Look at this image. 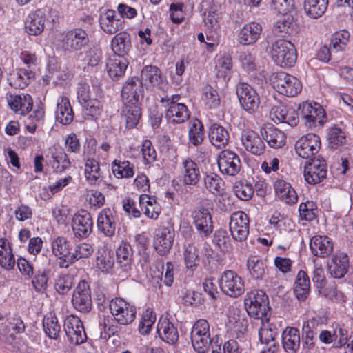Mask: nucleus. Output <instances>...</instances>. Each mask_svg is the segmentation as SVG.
<instances>
[{"label": "nucleus", "instance_id": "f257e3e1", "mask_svg": "<svg viewBox=\"0 0 353 353\" xmlns=\"http://www.w3.org/2000/svg\"><path fill=\"white\" fill-rule=\"evenodd\" d=\"M246 310L250 316L256 319H268L270 307L269 306L268 296L261 290H253L247 294L245 299Z\"/></svg>", "mask_w": 353, "mask_h": 353}, {"label": "nucleus", "instance_id": "f03ea898", "mask_svg": "<svg viewBox=\"0 0 353 353\" xmlns=\"http://www.w3.org/2000/svg\"><path fill=\"white\" fill-rule=\"evenodd\" d=\"M55 12L49 7L37 9L30 14L25 23L27 32L30 35L40 34L47 26H51L54 21Z\"/></svg>", "mask_w": 353, "mask_h": 353}, {"label": "nucleus", "instance_id": "7ed1b4c3", "mask_svg": "<svg viewBox=\"0 0 353 353\" xmlns=\"http://www.w3.org/2000/svg\"><path fill=\"white\" fill-rule=\"evenodd\" d=\"M270 81L272 87L280 94L287 97H294L302 89L301 81L296 77L285 72L272 74Z\"/></svg>", "mask_w": 353, "mask_h": 353}, {"label": "nucleus", "instance_id": "20e7f679", "mask_svg": "<svg viewBox=\"0 0 353 353\" xmlns=\"http://www.w3.org/2000/svg\"><path fill=\"white\" fill-rule=\"evenodd\" d=\"M271 56L274 62L281 67L292 66L296 60L294 44L285 39H278L272 43Z\"/></svg>", "mask_w": 353, "mask_h": 353}, {"label": "nucleus", "instance_id": "39448f33", "mask_svg": "<svg viewBox=\"0 0 353 353\" xmlns=\"http://www.w3.org/2000/svg\"><path fill=\"white\" fill-rule=\"evenodd\" d=\"M109 308L114 320L121 325H129L135 319L137 313L135 307L121 298L112 299L110 302Z\"/></svg>", "mask_w": 353, "mask_h": 353}, {"label": "nucleus", "instance_id": "423d86ee", "mask_svg": "<svg viewBox=\"0 0 353 353\" xmlns=\"http://www.w3.org/2000/svg\"><path fill=\"white\" fill-rule=\"evenodd\" d=\"M191 341L195 350L204 353L210 347L211 339L209 332V324L205 319L198 320L191 331Z\"/></svg>", "mask_w": 353, "mask_h": 353}, {"label": "nucleus", "instance_id": "0eeeda50", "mask_svg": "<svg viewBox=\"0 0 353 353\" xmlns=\"http://www.w3.org/2000/svg\"><path fill=\"white\" fill-rule=\"evenodd\" d=\"M222 291L231 297H237L244 292L242 279L234 271H225L220 279Z\"/></svg>", "mask_w": 353, "mask_h": 353}, {"label": "nucleus", "instance_id": "6e6552de", "mask_svg": "<svg viewBox=\"0 0 353 353\" xmlns=\"http://www.w3.org/2000/svg\"><path fill=\"white\" fill-rule=\"evenodd\" d=\"M217 163L220 172L227 176H236L241 168L239 157L230 150H224L219 153Z\"/></svg>", "mask_w": 353, "mask_h": 353}, {"label": "nucleus", "instance_id": "1a4fd4ad", "mask_svg": "<svg viewBox=\"0 0 353 353\" xmlns=\"http://www.w3.org/2000/svg\"><path fill=\"white\" fill-rule=\"evenodd\" d=\"M90 41L88 34L82 28H74L68 31L62 39V48L68 52L81 50Z\"/></svg>", "mask_w": 353, "mask_h": 353}, {"label": "nucleus", "instance_id": "9d476101", "mask_svg": "<svg viewBox=\"0 0 353 353\" xmlns=\"http://www.w3.org/2000/svg\"><path fill=\"white\" fill-rule=\"evenodd\" d=\"M179 98V95H172L171 98L162 99V101H166L168 103L165 118L170 123H182L190 117V112L187 106L184 103L177 102Z\"/></svg>", "mask_w": 353, "mask_h": 353}, {"label": "nucleus", "instance_id": "9b49d317", "mask_svg": "<svg viewBox=\"0 0 353 353\" xmlns=\"http://www.w3.org/2000/svg\"><path fill=\"white\" fill-rule=\"evenodd\" d=\"M64 331L71 343L79 345L86 341L87 336L81 319L74 315L68 316L64 321Z\"/></svg>", "mask_w": 353, "mask_h": 353}, {"label": "nucleus", "instance_id": "f8f14e48", "mask_svg": "<svg viewBox=\"0 0 353 353\" xmlns=\"http://www.w3.org/2000/svg\"><path fill=\"white\" fill-rule=\"evenodd\" d=\"M320 148V138L313 133L302 136L295 144L296 154L303 159L311 158L319 152Z\"/></svg>", "mask_w": 353, "mask_h": 353}, {"label": "nucleus", "instance_id": "ddd939ff", "mask_svg": "<svg viewBox=\"0 0 353 353\" xmlns=\"http://www.w3.org/2000/svg\"><path fill=\"white\" fill-rule=\"evenodd\" d=\"M236 94L241 106L245 111L254 112L259 108V97L249 84L239 83L236 86Z\"/></svg>", "mask_w": 353, "mask_h": 353}, {"label": "nucleus", "instance_id": "4468645a", "mask_svg": "<svg viewBox=\"0 0 353 353\" xmlns=\"http://www.w3.org/2000/svg\"><path fill=\"white\" fill-rule=\"evenodd\" d=\"M191 217L199 234L204 238L209 236L213 231L211 214L208 208L198 207L192 212Z\"/></svg>", "mask_w": 353, "mask_h": 353}, {"label": "nucleus", "instance_id": "2eb2a0df", "mask_svg": "<svg viewBox=\"0 0 353 353\" xmlns=\"http://www.w3.org/2000/svg\"><path fill=\"white\" fill-rule=\"evenodd\" d=\"M230 230L235 241L241 242L246 240L249 234L248 215L242 211L233 213L230 218Z\"/></svg>", "mask_w": 353, "mask_h": 353}, {"label": "nucleus", "instance_id": "dca6fc26", "mask_svg": "<svg viewBox=\"0 0 353 353\" xmlns=\"http://www.w3.org/2000/svg\"><path fill=\"white\" fill-rule=\"evenodd\" d=\"M225 325L234 335L237 337L246 330L248 322L242 311L236 305H232L228 307L227 312V321Z\"/></svg>", "mask_w": 353, "mask_h": 353}, {"label": "nucleus", "instance_id": "f3484780", "mask_svg": "<svg viewBox=\"0 0 353 353\" xmlns=\"http://www.w3.org/2000/svg\"><path fill=\"white\" fill-rule=\"evenodd\" d=\"M72 303L79 311L88 312L92 308L90 290L87 282L81 281L74 290Z\"/></svg>", "mask_w": 353, "mask_h": 353}, {"label": "nucleus", "instance_id": "a211bd4d", "mask_svg": "<svg viewBox=\"0 0 353 353\" xmlns=\"http://www.w3.org/2000/svg\"><path fill=\"white\" fill-rule=\"evenodd\" d=\"M327 165L323 160L313 158L305 166L304 177L309 184L320 183L327 176Z\"/></svg>", "mask_w": 353, "mask_h": 353}, {"label": "nucleus", "instance_id": "6ab92c4d", "mask_svg": "<svg viewBox=\"0 0 353 353\" xmlns=\"http://www.w3.org/2000/svg\"><path fill=\"white\" fill-rule=\"evenodd\" d=\"M143 87L142 81L137 77H132L124 84L121 91L123 103H139L143 98Z\"/></svg>", "mask_w": 353, "mask_h": 353}, {"label": "nucleus", "instance_id": "aec40b11", "mask_svg": "<svg viewBox=\"0 0 353 353\" xmlns=\"http://www.w3.org/2000/svg\"><path fill=\"white\" fill-rule=\"evenodd\" d=\"M174 232L168 227H162L155 231L154 247L159 254L164 256L170 252L173 245Z\"/></svg>", "mask_w": 353, "mask_h": 353}, {"label": "nucleus", "instance_id": "412c9836", "mask_svg": "<svg viewBox=\"0 0 353 353\" xmlns=\"http://www.w3.org/2000/svg\"><path fill=\"white\" fill-rule=\"evenodd\" d=\"M93 225L90 214L82 210L75 214L72 219V228L75 236L85 238L90 235Z\"/></svg>", "mask_w": 353, "mask_h": 353}, {"label": "nucleus", "instance_id": "4be33fe9", "mask_svg": "<svg viewBox=\"0 0 353 353\" xmlns=\"http://www.w3.org/2000/svg\"><path fill=\"white\" fill-rule=\"evenodd\" d=\"M349 268V256L343 252L334 254L327 261L328 272L334 278H343L348 272Z\"/></svg>", "mask_w": 353, "mask_h": 353}, {"label": "nucleus", "instance_id": "5701e85b", "mask_svg": "<svg viewBox=\"0 0 353 353\" xmlns=\"http://www.w3.org/2000/svg\"><path fill=\"white\" fill-rule=\"evenodd\" d=\"M101 28L108 34H113L123 28V20L113 10H107L99 17Z\"/></svg>", "mask_w": 353, "mask_h": 353}, {"label": "nucleus", "instance_id": "b1692460", "mask_svg": "<svg viewBox=\"0 0 353 353\" xmlns=\"http://www.w3.org/2000/svg\"><path fill=\"white\" fill-rule=\"evenodd\" d=\"M183 261L188 270L194 272L200 264L199 243L194 240H187L183 247Z\"/></svg>", "mask_w": 353, "mask_h": 353}, {"label": "nucleus", "instance_id": "393cba45", "mask_svg": "<svg viewBox=\"0 0 353 353\" xmlns=\"http://www.w3.org/2000/svg\"><path fill=\"white\" fill-rule=\"evenodd\" d=\"M52 251L55 256L63 260L60 267L68 268L70 265L72 247L70 242L63 236H58L51 243Z\"/></svg>", "mask_w": 353, "mask_h": 353}, {"label": "nucleus", "instance_id": "a878e982", "mask_svg": "<svg viewBox=\"0 0 353 353\" xmlns=\"http://www.w3.org/2000/svg\"><path fill=\"white\" fill-rule=\"evenodd\" d=\"M241 142L245 149L252 154L259 156L265 151L264 142L254 131H244L241 136Z\"/></svg>", "mask_w": 353, "mask_h": 353}, {"label": "nucleus", "instance_id": "bb28decb", "mask_svg": "<svg viewBox=\"0 0 353 353\" xmlns=\"http://www.w3.org/2000/svg\"><path fill=\"white\" fill-rule=\"evenodd\" d=\"M312 253L319 257L325 258L333 252V243L327 236H314L310 239Z\"/></svg>", "mask_w": 353, "mask_h": 353}, {"label": "nucleus", "instance_id": "cd10ccee", "mask_svg": "<svg viewBox=\"0 0 353 353\" xmlns=\"http://www.w3.org/2000/svg\"><path fill=\"white\" fill-rule=\"evenodd\" d=\"M157 330L159 337L169 344H174L179 339L177 329L167 318H160Z\"/></svg>", "mask_w": 353, "mask_h": 353}, {"label": "nucleus", "instance_id": "c85d7f7f", "mask_svg": "<svg viewBox=\"0 0 353 353\" xmlns=\"http://www.w3.org/2000/svg\"><path fill=\"white\" fill-rule=\"evenodd\" d=\"M262 31L261 26L256 22L246 23L239 34V42L243 45L255 43L259 38Z\"/></svg>", "mask_w": 353, "mask_h": 353}, {"label": "nucleus", "instance_id": "c756f323", "mask_svg": "<svg viewBox=\"0 0 353 353\" xmlns=\"http://www.w3.org/2000/svg\"><path fill=\"white\" fill-rule=\"evenodd\" d=\"M8 104L15 112L26 115L31 110L33 101L32 97L28 94L10 95Z\"/></svg>", "mask_w": 353, "mask_h": 353}, {"label": "nucleus", "instance_id": "7c9ffc66", "mask_svg": "<svg viewBox=\"0 0 353 353\" xmlns=\"http://www.w3.org/2000/svg\"><path fill=\"white\" fill-rule=\"evenodd\" d=\"M34 73L32 70L26 69H17L8 74L7 81L8 84L15 89H23L28 84L30 79H33Z\"/></svg>", "mask_w": 353, "mask_h": 353}, {"label": "nucleus", "instance_id": "2f4dec72", "mask_svg": "<svg viewBox=\"0 0 353 353\" xmlns=\"http://www.w3.org/2000/svg\"><path fill=\"white\" fill-rule=\"evenodd\" d=\"M116 224L113 213L110 208L102 210L97 219V227L99 230L107 236L114 234Z\"/></svg>", "mask_w": 353, "mask_h": 353}, {"label": "nucleus", "instance_id": "473e14b6", "mask_svg": "<svg viewBox=\"0 0 353 353\" xmlns=\"http://www.w3.org/2000/svg\"><path fill=\"white\" fill-rule=\"evenodd\" d=\"M282 343L288 353H296L300 347V333L295 327H286L282 334Z\"/></svg>", "mask_w": 353, "mask_h": 353}, {"label": "nucleus", "instance_id": "72a5a7b5", "mask_svg": "<svg viewBox=\"0 0 353 353\" xmlns=\"http://www.w3.org/2000/svg\"><path fill=\"white\" fill-rule=\"evenodd\" d=\"M210 143L217 148L225 147L229 141V133L222 125L214 123L211 124L208 132Z\"/></svg>", "mask_w": 353, "mask_h": 353}, {"label": "nucleus", "instance_id": "f704fd0d", "mask_svg": "<svg viewBox=\"0 0 353 353\" xmlns=\"http://www.w3.org/2000/svg\"><path fill=\"white\" fill-rule=\"evenodd\" d=\"M15 264V259L9 241L6 238H0V267L10 271L14 269Z\"/></svg>", "mask_w": 353, "mask_h": 353}, {"label": "nucleus", "instance_id": "c9c22d12", "mask_svg": "<svg viewBox=\"0 0 353 353\" xmlns=\"http://www.w3.org/2000/svg\"><path fill=\"white\" fill-rule=\"evenodd\" d=\"M181 174L183 181L186 185H195L199 180L200 171L199 166L189 158L182 162Z\"/></svg>", "mask_w": 353, "mask_h": 353}, {"label": "nucleus", "instance_id": "e433bc0d", "mask_svg": "<svg viewBox=\"0 0 353 353\" xmlns=\"http://www.w3.org/2000/svg\"><path fill=\"white\" fill-rule=\"evenodd\" d=\"M141 115L139 103H123L121 117L125 121L126 128H134L137 125Z\"/></svg>", "mask_w": 353, "mask_h": 353}, {"label": "nucleus", "instance_id": "4c0bfd02", "mask_svg": "<svg viewBox=\"0 0 353 353\" xmlns=\"http://www.w3.org/2000/svg\"><path fill=\"white\" fill-rule=\"evenodd\" d=\"M274 188L277 196L288 204H293L297 201V194L289 183L278 179L274 182Z\"/></svg>", "mask_w": 353, "mask_h": 353}, {"label": "nucleus", "instance_id": "58836bf2", "mask_svg": "<svg viewBox=\"0 0 353 353\" xmlns=\"http://www.w3.org/2000/svg\"><path fill=\"white\" fill-rule=\"evenodd\" d=\"M128 65V61L125 57L113 55L106 63L108 73L113 80H117L124 74Z\"/></svg>", "mask_w": 353, "mask_h": 353}, {"label": "nucleus", "instance_id": "ea45409f", "mask_svg": "<svg viewBox=\"0 0 353 353\" xmlns=\"http://www.w3.org/2000/svg\"><path fill=\"white\" fill-rule=\"evenodd\" d=\"M139 204L146 216L152 219H158L161 212V207L154 197L141 194L139 196Z\"/></svg>", "mask_w": 353, "mask_h": 353}, {"label": "nucleus", "instance_id": "a19ab883", "mask_svg": "<svg viewBox=\"0 0 353 353\" xmlns=\"http://www.w3.org/2000/svg\"><path fill=\"white\" fill-rule=\"evenodd\" d=\"M141 81H148L150 85L162 88L165 79L161 71L154 65H146L141 70Z\"/></svg>", "mask_w": 353, "mask_h": 353}, {"label": "nucleus", "instance_id": "79ce46f5", "mask_svg": "<svg viewBox=\"0 0 353 353\" xmlns=\"http://www.w3.org/2000/svg\"><path fill=\"white\" fill-rule=\"evenodd\" d=\"M74 118V113L69 99L61 97L57 102L56 110L57 121L63 125L70 124Z\"/></svg>", "mask_w": 353, "mask_h": 353}, {"label": "nucleus", "instance_id": "37998d69", "mask_svg": "<svg viewBox=\"0 0 353 353\" xmlns=\"http://www.w3.org/2000/svg\"><path fill=\"white\" fill-rule=\"evenodd\" d=\"M328 0H305L303 10L307 17L318 19L325 12Z\"/></svg>", "mask_w": 353, "mask_h": 353}, {"label": "nucleus", "instance_id": "c03bdc74", "mask_svg": "<svg viewBox=\"0 0 353 353\" xmlns=\"http://www.w3.org/2000/svg\"><path fill=\"white\" fill-rule=\"evenodd\" d=\"M85 176L89 184L97 185L101 181L99 163L93 158H87L85 163Z\"/></svg>", "mask_w": 353, "mask_h": 353}, {"label": "nucleus", "instance_id": "a18cd8bd", "mask_svg": "<svg viewBox=\"0 0 353 353\" xmlns=\"http://www.w3.org/2000/svg\"><path fill=\"white\" fill-rule=\"evenodd\" d=\"M97 267L103 272H110L114 265V253L104 248H99L97 253Z\"/></svg>", "mask_w": 353, "mask_h": 353}, {"label": "nucleus", "instance_id": "49530a36", "mask_svg": "<svg viewBox=\"0 0 353 353\" xmlns=\"http://www.w3.org/2000/svg\"><path fill=\"white\" fill-rule=\"evenodd\" d=\"M132 254V248L128 242L123 241L117 250V263L125 272L131 269Z\"/></svg>", "mask_w": 353, "mask_h": 353}, {"label": "nucleus", "instance_id": "de8ad7c7", "mask_svg": "<svg viewBox=\"0 0 353 353\" xmlns=\"http://www.w3.org/2000/svg\"><path fill=\"white\" fill-rule=\"evenodd\" d=\"M188 138L190 143L194 146L201 145L203 141V125L196 118L191 119L188 123Z\"/></svg>", "mask_w": 353, "mask_h": 353}, {"label": "nucleus", "instance_id": "09e8293b", "mask_svg": "<svg viewBox=\"0 0 353 353\" xmlns=\"http://www.w3.org/2000/svg\"><path fill=\"white\" fill-rule=\"evenodd\" d=\"M112 49L114 55L125 57L128 54L130 47V36L125 32L117 34L112 39Z\"/></svg>", "mask_w": 353, "mask_h": 353}, {"label": "nucleus", "instance_id": "8fccbe9b", "mask_svg": "<svg viewBox=\"0 0 353 353\" xmlns=\"http://www.w3.org/2000/svg\"><path fill=\"white\" fill-rule=\"evenodd\" d=\"M262 134L268 145L273 148H280L285 143V134L274 127L264 128Z\"/></svg>", "mask_w": 353, "mask_h": 353}, {"label": "nucleus", "instance_id": "3c124183", "mask_svg": "<svg viewBox=\"0 0 353 353\" xmlns=\"http://www.w3.org/2000/svg\"><path fill=\"white\" fill-rule=\"evenodd\" d=\"M310 288V279L304 271H299L297 274L295 284L294 294L299 300L303 301L309 294Z\"/></svg>", "mask_w": 353, "mask_h": 353}, {"label": "nucleus", "instance_id": "603ef678", "mask_svg": "<svg viewBox=\"0 0 353 353\" xmlns=\"http://www.w3.org/2000/svg\"><path fill=\"white\" fill-rule=\"evenodd\" d=\"M52 160L50 161V163L54 172L61 174L70 168L71 162L65 152L61 151L52 153Z\"/></svg>", "mask_w": 353, "mask_h": 353}, {"label": "nucleus", "instance_id": "864d4df0", "mask_svg": "<svg viewBox=\"0 0 353 353\" xmlns=\"http://www.w3.org/2000/svg\"><path fill=\"white\" fill-rule=\"evenodd\" d=\"M81 61L88 66L94 67L99 64L102 58V50L97 46H90L79 54Z\"/></svg>", "mask_w": 353, "mask_h": 353}, {"label": "nucleus", "instance_id": "5fc2aeb1", "mask_svg": "<svg viewBox=\"0 0 353 353\" xmlns=\"http://www.w3.org/2000/svg\"><path fill=\"white\" fill-rule=\"evenodd\" d=\"M314 321L305 322L302 327L303 347L308 350H313L316 343V333L313 330Z\"/></svg>", "mask_w": 353, "mask_h": 353}, {"label": "nucleus", "instance_id": "6e6d98bb", "mask_svg": "<svg viewBox=\"0 0 353 353\" xmlns=\"http://www.w3.org/2000/svg\"><path fill=\"white\" fill-rule=\"evenodd\" d=\"M112 170L117 178H130L134 174L133 165L128 161L114 160L112 164Z\"/></svg>", "mask_w": 353, "mask_h": 353}, {"label": "nucleus", "instance_id": "4d7b16f0", "mask_svg": "<svg viewBox=\"0 0 353 353\" xmlns=\"http://www.w3.org/2000/svg\"><path fill=\"white\" fill-rule=\"evenodd\" d=\"M315 113H311L309 115L308 119L306 120V126L312 129L317 126L322 127L326 121V115L323 108L318 103H315L313 105Z\"/></svg>", "mask_w": 353, "mask_h": 353}, {"label": "nucleus", "instance_id": "13d9d810", "mask_svg": "<svg viewBox=\"0 0 353 353\" xmlns=\"http://www.w3.org/2000/svg\"><path fill=\"white\" fill-rule=\"evenodd\" d=\"M77 94L79 101L81 103L82 105L90 108V112L92 114L96 113L97 111V108L93 104V102L90 100V87L89 85L86 83H79L77 88Z\"/></svg>", "mask_w": 353, "mask_h": 353}, {"label": "nucleus", "instance_id": "bf43d9fd", "mask_svg": "<svg viewBox=\"0 0 353 353\" xmlns=\"http://www.w3.org/2000/svg\"><path fill=\"white\" fill-rule=\"evenodd\" d=\"M327 140L329 147L336 149L346 143V135L341 128L334 126L329 130Z\"/></svg>", "mask_w": 353, "mask_h": 353}, {"label": "nucleus", "instance_id": "052dcab7", "mask_svg": "<svg viewBox=\"0 0 353 353\" xmlns=\"http://www.w3.org/2000/svg\"><path fill=\"white\" fill-rule=\"evenodd\" d=\"M92 245L88 243H81L74 247V252H72L70 257V265L81 259L90 256L94 252Z\"/></svg>", "mask_w": 353, "mask_h": 353}, {"label": "nucleus", "instance_id": "680f3d73", "mask_svg": "<svg viewBox=\"0 0 353 353\" xmlns=\"http://www.w3.org/2000/svg\"><path fill=\"white\" fill-rule=\"evenodd\" d=\"M45 333L52 339H57L59 336L61 326L57 318L54 315L46 317L43 323Z\"/></svg>", "mask_w": 353, "mask_h": 353}, {"label": "nucleus", "instance_id": "e2e57ef3", "mask_svg": "<svg viewBox=\"0 0 353 353\" xmlns=\"http://www.w3.org/2000/svg\"><path fill=\"white\" fill-rule=\"evenodd\" d=\"M202 100L210 109L217 108L220 104V97L216 89L207 85L203 88Z\"/></svg>", "mask_w": 353, "mask_h": 353}, {"label": "nucleus", "instance_id": "0e129e2a", "mask_svg": "<svg viewBox=\"0 0 353 353\" xmlns=\"http://www.w3.org/2000/svg\"><path fill=\"white\" fill-rule=\"evenodd\" d=\"M247 268L252 276L255 279H261L265 272L263 262L255 256L248 259Z\"/></svg>", "mask_w": 353, "mask_h": 353}, {"label": "nucleus", "instance_id": "69168bd1", "mask_svg": "<svg viewBox=\"0 0 353 353\" xmlns=\"http://www.w3.org/2000/svg\"><path fill=\"white\" fill-rule=\"evenodd\" d=\"M293 23L292 18L287 17L283 19L279 20L273 26V33L276 37H284L290 34L292 30V25Z\"/></svg>", "mask_w": 353, "mask_h": 353}, {"label": "nucleus", "instance_id": "338daca9", "mask_svg": "<svg viewBox=\"0 0 353 353\" xmlns=\"http://www.w3.org/2000/svg\"><path fill=\"white\" fill-rule=\"evenodd\" d=\"M213 241L223 252H230L232 249L230 238L225 230H216Z\"/></svg>", "mask_w": 353, "mask_h": 353}, {"label": "nucleus", "instance_id": "774afa93", "mask_svg": "<svg viewBox=\"0 0 353 353\" xmlns=\"http://www.w3.org/2000/svg\"><path fill=\"white\" fill-rule=\"evenodd\" d=\"M350 38V33L345 30H342L334 34L331 43L333 49L336 52L343 50L347 44Z\"/></svg>", "mask_w": 353, "mask_h": 353}]
</instances>
